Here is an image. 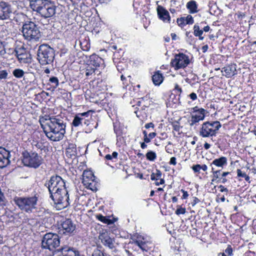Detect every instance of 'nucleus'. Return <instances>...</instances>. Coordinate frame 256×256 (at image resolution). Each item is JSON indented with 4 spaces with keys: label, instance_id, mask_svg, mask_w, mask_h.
I'll return each mask as SVG.
<instances>
[{
    "label": "nucleus",
    "instance_id": "54",
    "mask_svg": "<svg viewBox=\"0 0 256 256\" xmlns=\"http://www.w3.org/2000/svg\"><path fill=\"white\" fill-rule=\"evenodd\" d=\"M145 128H154V124L152 122H150V123H148L146 124L145 125Z\"/></svg>",
    "mask_w": 256,
    "mask_h": 256
},
{
    "label": "nucleus",
    "instance_id": "61",
    "mask_svg": "<svg viewBox=\"0 0 256 256\" xmlns=\"http://www.w3.org/2000/svg\"><path fill=\"white\" fill-rule=\"evenodd\" d=\"M227 180H228L226 178L222 177V178H220V181L219 182H221L222 184H225Z\"/></svg>",
    "mask_w": 256,
    "mask_h": 256
},
{
    "label": "nucleus",
    "instance_id": "10",
    "mask_svg": "<svg viewBox=\"0 0 256 256\" xmlns=\"http://www.w3.org/2000/svg\"><path fill=\"white\" fill-rule=\"evenodd\" d=\"M190 63L188 56L182 53H179L172 60L170 64L175 70L186 68Z\"/></svg>",
    "mask_w": 256,
    "mask_h": 256
},
{
    "label": "nucleus",
    "instance_id": "15",
    "mask_svg": "<svg viewBox=\"0 0 256 256\" xmlns=\"http://www.w3.org/2000/svg\"><path fill=\"white\" fill-rule=\"evenodd\" d=\"M16 57L20 62L28 63L31 62L30 54L24 48H17L15 49Z\"/></svg>",
    "mask_w": 256,
    "mask_h": 256
},
{
    "label": "nucleus",
    "instance_id": "8",
    "mask_svg": "<svg viewBox=\"0 0 256 256\" xmlns=\"http://www.w3.org/2000/svg\"><path fill=\"white\" fill-rule=\"evenodd\" d=\"M222 124L218 121L206 122L202 125L200 130V135L202 138H208L216 136Z\"/></svg>",
    "mask_w": 256,
    "mask_h": 256
},
{
    "label": "nucleus",
    "instance_id": "37",
    "mask_svg": "<svg viewBox=\"0 0 256 256\" xmlns=\"http://www.w3.org/2000/svg\"><path fill=\"white\" fill-rule=\"evenodd\" d=\"M72 147H69L66 149V154L67 156H75L76 154V148H74V145L72 144Z\"/></svg>",
    "mask_w": 256,
    "mask_h": 256
},
{
    "label": "nucleus",
    "instance_id": "24",
    "mask_svg": "<svg viewBox=\"0 0 256 256\" xmlns=\"http://www.w3.org/2000/svg\"><path fill=\"white\" fill-rule=\"evenodd\" d=\"M152 80L156 86L160 85L163 82L164 77L160 71L156 72L152 76Z\"/></svg>",
    "mask_w": 256,
    "mask_h": 256
},
{
    "label": "nucleus",
    "instance_id": "17",
    "mask_svg": "<svg viewBox=\"0 0 256 256\" xmlns=\"http://www.w3.org/2000/svg\"><path fill=\"white\" fill-rule=\"evenodd\" d=\"M98 238L102 243L104 246H106L110 248H114L113 240L110 238L107 232L100 233Z\"/></svg>",
    "mask_w": 256,
    "mask_h": 256
},
{
    "label": "nucleus",
    "instance_id": "58",
    "mask_svg": "<svg viewBox=\"0 0 256 256\" xmlns=\"http://www.w3.org/2000/svg\"><path fill=\"white\" fill-rule=\"evenodd\" d=\"M118 153L116 152H112V158L116 159L117 157H118Z\"/></svg>",
    "mask_w": 256,
    "mask_h": 256
},
{
    "label": "nucleus",
    "instance_id": "47",
    "mask_svg": "<svg viewBox=\"0 0 256 256\" xmlns=\"http://www.w3.org/2000/svg\"><path fill=\"white\" fill-rule=\"evenodd\" d=\"M218 188H220V191L221 192H226V193H228V189L222 185H220L218 186Z\"/></svg>",
    "mask_w": 256,
    "mask_h": 256
},
{
    "label": "nucleus",
    "instance_id": "56",
    "mask_svg": "<svg viewBox=\"0 0 256 256\" xmlns=\"http://www.w3.org/2000/svg\"><path fill=\"white\" fill-rule=\"evenodd\" d=\"M156 136V132H150L149 134H148V137L151 140V139H152L153 138H154Z\"/></svg>",
    "mask_w": 256,
    "mask_h": 256
},
{
    "label": "nucleus",
    "instance_id": "34",
    "mask_svg": "<svg viewBox=\"0 0 256 256\" xmlns=\"http://www.w3.org/2000/svg\"><path fill=\"white\" fill-rule=\"evenodd\" d=\"M146 156L147 160L150 161H154L156 158V152L153 151L148 152Z\"/></svg>",
    "mask_w": 256,
    "mask_h": 256
},
{
    "label": "nucleus",
    "instance_id": "21",
    "mask_svg": "<svg viewBox=\"0 0 256 256\" xmlns=\"http://www.w3.org/2000/svg\"><path fill=\"white\" fill-rule=\"evenodd\" d=\"M227 158L225 156H221L218 158L214 159L210 164V166L212 167L214 166L216 167L223 168L224 166L227 164Z\"/></svg>",
    "mask_w": 256,
    "mask_h": 256
},
{
    "label": "nucleus",
    "instance_id": "63",
    "mask_svg": "<svg viewBox=\"0 0 256 256\" xmlns=\"http://www.w3.org/2000/svg\"><path fill=\"white\" fill-rule=\"evenodd\" d=\"M105 158L107 160H112L113 159L112 156V155L110 154H106L105 156Z\"/></svg>",
    "mask_w": 256,
    "mask_h": 256
},
{
    "label": "nucleus",
    "instance_id": "22",
    "mask_svg": "<svg viewBox=\"0 0 256 256\" xmlns=\"http://www.w3.org/2000/svg\"><path fill=\"white\" fill-rule=\"evenodd\" d=\"M134 244L138 246L142 250L147 251L148 250V242L145 238L139 236H137L136 240L134 241Z\"/></svg>",
    "mask_w": 256,
    "mask_h": 256
},
{
    "label": "nucleus",
    "instance_id": "27",
    "mask_svg": "<svg viewBox=\"0 0 256 256\" xmlns=\"http://www.w3.org/2000/svg\"><path fill=\"white\" fill-rule=\"evenodd\" d=\"M220 172V170H214V168L213 166H212V180L211 184H212L214 182L218 183L220 181V178L219 176Z\"/></svg>",
    "mask_w": 256,
    "mask_h": 256
},
{
    "label": "nucleus",
    "instance_id": "6",
    "mask_svg": "<svg viewBox=\"0 0 256 256\" xmlns=\"http://www.w3.org/2000/svg\"><path fill=\"white\" fill-rule=\"evenodd\" d=\"M22 32L24 38L28 40L38 41L41 37L38 26L31 21H27L23 24Z\"/></svg>",
    "mask_w": 256,
    "mask_h": 256
},
{
    "label": "nucleus",
    "instance_id": "49",
    "mask_svg": "<svg viewBox=\"0 0 256 256\" xmlns=\"http://www.w3.org/2000/svg\"><path fill=\"white\" fill-rule=\"evenodd\" d=\"M181 192L183 193V195L182 196V199L187 198L188 196V192L182 189L181 190Z\"/></svg>",
    "mask_w": 256,
    "mask_h": 256
},
{
    "label": "nucleus",
    "instance_id": "2",
    "mask_svg": "<svg viewBox=\"0 0 256 256\" xmlns=\"http://www.w3.org/2000/svg\"><path fill=\"white\" fill-rule=\"evenodd\" d=\"M61 116H45L40 118L39 122L46 136L50 140H62L66 134V122Z\"/></svg>",
    "mask_w": 256,
    "mask_h": 256
},
{
    "label": "nucleus",
    "instance_id": "44",
    "mask_svg": "<svg viewBox=\"0 0 256 256\" xmlns=\"http://www.w3.org/2000/svg\"><path fill=\"white\" fill-rule=\"evenodd\" d=\"M176 214L177 215H180L181 214H184L186 213V208L182 207H180L177 208L176 210Z\"/></svg>",
    "mask_w": 256,
    "mask_h": 256
},
{
    "label": "nucleus",
    "instance_id": "19",
    "mask_svg": "<svg viewBox=\"0 0 256 256\" xmlns=\"http://www.w3.org/2000/svg\"><path fill=\"white\" fill-rule=\"evenodd\" d=\"M89 112L79 113L76 115L74 119L72 121V124L75 127L78 126L80 125H82L84 120V117H88Z\"/></svg>",
    "mask_w": 256,
    "mask_h": 256
},
{
    "label": "nucleus",
    "instance_id": "51",
    "mask_svg": "<svg viewBox=\"0 0 256 256\" xmlns=\"http://www.w3.org/2000/svg\"><path fill=\"white\" fill-rule=\"evenodd\" d=\"M184 22V18H178L177 20V22L179 26H182Z\"/></svg>",
    "mask_w": 256,
    "mask_h": 256
},
{
    "label": "nucleus",
    "instance_id": "28",
    "mask_svg": "<svg viewBox=\"0 0 256 256\" xmlns=\"http://www.w3.org/2000/svg\"><path fill=\"white\" fill-rule=\"evenodd\" d=\"M95 176L91 172L84 170L83 172V183L86 182V178L92 181H94Z\"/></svg>",
    "mask_w": 256,
    "mask_h": 256
},
{
    "label": "nucleus",
    "instance_id": "45",
    "mask_svg": "<svg viewBox=\"0 0 256 256\" xmlns=\"http://www.w3.org/2000/svg\"><path fill=\"white\" fill-rule=\"evenodd\" d=\"M6 54L2 42H0V56H3Z\"/></svg>",
    "mask_w": 256,
    "mask_h": 256
},
{
    "label": "nucleus",
    "instance_id": "13",
    "mask_svg": "<svg viewBox=\"0 0 256 256\" xmlns=\"http://www.w3.org/2000/svg\"><path fill=\"white\" fill-rule=\"evenodd\" d=\"M194 112L192 114L190 120V126H192L204 120L205 118L206 110L204 108H198L197 106L194 108Z\"/></svg>",
    "mask_w": 256,
    "mask_h": 256
},
{
    "label": "nucleus",
    "instance_id": "42",
    "mask_svg": "<svg viewBox=\"0 0 256 256\" xmlns=\"http://www.w3.org/2000/svg\"><path fill=\"white\" fill-rule=\"evenodd\" d=\"M8 75V73L6 70H0V79H6Z\"/></svg>",
    "mask_w": 256,
    "mask_h": 256
},
{
    "label": "nucleus",
    "instance_id": "38",
    "mask_svg": "<svg viewBox=\"0 0 256 256\" xmlns=\"http://www.w3.org/2000/svg\"><path fill=\"white\" fill-rule=\"evenodd\" d=\"M173 92L176 94L178 95V100H179L180 94L182 92V90L181 88L178 84H176L174 86V88L173 90Z\"/></svg>",
    "mask_w": 256,
    "mask_h": 256
},
{
    "label": "nucleus",
    "instance_id": "29",
    "mask_svg": "<svg viewBox=\"0 0 256 256\" xmlns=\"http://www.w3.org/2000/svg\"><path fill=\"white\" fill-rule=\"evenodd\" d=\"M13 75L16 78H22L24 74V70L20 68H16L12 72Z\"/></svg>",
    "mask_w": 256,
    "mask_h": 256
},
{
    "label": "nucleus",
    "instance_id": "43",
    "mask_svg": "<svg viewBox=\"0 0 256 256\" xmlns=\"http://www.w3.org/2000/svg\"><path fill=\"white\" fill-rule=\"evenodd\" d=\"M224 252L228 256H232L233 254V250L231 246L228 245L227 248L225 250Z\"/></svg>",
    "mask_w": 256,
    "mask_h": 256
},
{
    "label": "nucleus",
    "instance_id": "26",
    "mask_svg": "<svg viewBox=\"0 0 256 256\" xmlns=\"http://www.w3.org/2000/svg\"><path fill=\"white\" fill-rule=\"evenodd\" d=\"M194 34L196 36H198L200 40H202L204 38L202 36L203 34L202 30L200 29V27L198 24H196L193 28Z\"/></svg>",
    "mask_w": 256,
    "mask_h": 256
},
{
    "label": "nucleus",
    "instance_id": "53",
    "mask_svg": "<svg viewBox=\"0 0 256 256\" xmlns=\"http://www.w3.org/2000/svg\"><path fill=\"white\" fill-rule=\"evenodd\" d=\"M190 98L192 100H194L197 98V96L196 93L192 92L189 95Z\"/></svg>",
    "mask_w": 256,
    "mask_h": 256
},
{
    "label": "nucleus",
    "instance_id": "41",
    "mask_svg": "<svg viewBox=\"0 0 256 256\" xmlns=\"http://www.w3.org/2000/svg\"><path fill=\"white\" fill-rule=\"evenodd\" d=\"M96 69L94 68H87L86 71V75L87 76H91L92 74H94L95 72Z\"/></svg>",
    "mask_w": 256,
    "mask_h": 256
},
{
    "label": "nucleus",
    "instance_id": "52",
    "mask_svg": "<svg viewBox=\"0 0 256 256\" xmlns=\"http://www.w3.org/2000/svg\"><path fill=\"white\" fill-rule=\"evenodd\" d=\"M176 158L175 157H172L170 159V164L176 165Z\"/></svg>",
    "mask_w": 256,
    "mask_h": 256
},
{
    "label": "nucleus",
    "instance_id": "62",
    "mask_svg": "<svg viewBox=\"0 0 256 256\" xmlns=\"http://www.w3.org/2000/svg\"><path fill=\"white\" fill-rule=\"evenodd\" d=\"M202 50L204 52H205L207 51L208 49V45H205V46H204L202 47Z\"/></svg>",
    "mask_w": 256,
    "mask_h": 256
},
{
    "label": "nucleus",
    "instance_id": "46",
    "mask_svg": "<svg viewBox=\"0 0 256 256\" xmlns=\"http://www.w3.org/2000/svg\"><path fill=\"white\" fill-rule=\"evenodd\" d=\"M192 169L195 172H198L200 170V164H196L192 166Z\"/></svg>",
    "mask_w": 256,
    "mask_h": 256
},
{
    "label": "nucleus",
    "instance_id": "35",
    "mask_svg": "<svg viewBox=\"0 0 256 256\" xmlns=\"http://www.w3.org/2000/svg\"><path fill=\"white\" fill-rule=\"evenodd\" d=\"M114 132L116 134L117 138L120 136L122 134V131L121 128H120V126L118 124H114Z\"/></svg>",
    "mask_w": 256,
    "mask_h": 256
},
{
    "label": "nucleus",
    "instance_id": "3",
    "mask_svg": "<svg viewBox=\"0 0 256 256\" xmlns=\"http://www.w3.org/2000/svg\"><path fill=\"white\" fill-rule=\"evenodd\" d=\"M30 6L44 18H51L56 14V6L48 0H30Z\"/></svg>",
    "mask_w": 256,
    "mask_h": 256
},
{
    "label": "nucleus",
    "instance_id": "40",
    "mask_svg": "<svg viewBox=\"0 0 256 256\" xmlns=\"http://www.w3.org/2000/svg\"><path fill=\"white\" fill-rule=\"evenodd\" d=\"M184 21H186V24H191L194 22V18L191 15H188L184 18Z\"/></svg>",
    "mask_w": 256,
    "mask_h": 256
},
{
    "label": "nucleus",
    "instance_id": "39",
    "mask_svg": "<svg viewBox=\"0 0 256 256\" xmlns=\"http://www.w3.org/2000/svg\"><path fill=\"white\" fill-rule=\"evenodd\" d=\"M92 256H107V255L100 250L96 248L93 252Z\"/></svg>",
    "mask_w": 256,
    "mask_h": 256
},
{
    "label": "nucleus",
    "instance_id": "1",
    "mask_svg": "<svg viewBox=\"0 0 256 256\" xmlns=\"http://www.w3.org/2000/svg\"><path fill=\"white\" fill-rule=\"evenodd\" d=\"M48 188L50 198L58 210H62L70 206L71 201L69 197L66 181L60 176H52L45 183Z\"/></svg>",
    "mask_w": 256,
    "mask_h": 256
},
{
    "label": "nucleus",
    "instance_id": "5",
    "mask_svg": "<svg viewBox=\"0 0 256 256\" xmlns=\"http://www.w3.org/2000/svg\"><path fill=\"white\" fill-rule=\"evenodd\" d=\"M38 198L35 195L32 196H15L13 201L18 208L26 212L31 213L36 208Z\"/></svg>",
    "mask_w": 256,
    "mask_h": 256
},
{
    "label": "nucleus",
    "instance_id": "4",
    "mask_svg": "<svg viewBox=\"0 0 256 256\" xmlns=\"http://www.w3.org/2000/svg\"><path fill=\"white\" fill-rule=\"evenodd\" d=\"M54 58V50L49 45L42 44L38 46L37 50V60L41 65H52Z\"/></svg>",
    "mask_w": 256,
    "mask_h": 256
},
{
    "label": "nucleus",
    "instance_id": "32",
    "mask_svg": "<svg viewBox=\"0 0 256 256\" xmlns=\"http://www.w3.org/2000/svg\"><path fill=\"white\" fill-rule=\"evenodd\" d=\"M162 172L160 170H156V173L152 172L150 175V179L152 180H158L162 176Z\"/></svg>",
    "mask_w": 256,
    "mask_h": 256
},
{
    "label": "nucleus",
    "instance_id": "60",
    "mask_svg": "<svg viewBox=\"0 0 256 256\" xmlns=\"http://www.w3.org/2000/svg\"><path fill=\"white\" fill-rule=\"evenodd\" d=\"M200 170H202L204 171H206L208 169V167L206 164H203L202 166L200 165Z\"/></svg>",
    "mask_w": 256,
    "mask_h": 256
},
{
    "label": "nucleus",
    "instance_id": "50",
    "mask_svg": "<svg viewBox=\"0 0 256 256\" xmlns=\"http://www.w3.org/2000/svg\"><path fill=\"white\" fill-rule=\"evenodd\" d=\"M35 146L36 148L40 149L41 150H42L44 149V146H43L42 142H37Z\"/></svg>",
    "mask_w": 256,
    "mask_h": 256
},
{
    "label": "nucleus",
    "instance_id": "25",
    "mask_svg": "<svg viewBox=\"0 0 256 256\" xmlns=\"http://www.w3.org/2000/svg\"><path fill=\"white\" fill-rule=\"evenodd\" d=\"M186 8L190 14H194L198 12V6L194 0H190L186 4Z\"/></svg>",
    "mask_w": 256,
    "mask_h": 256
},
{
    "label": "nucleus",
    "instance_id": "55",
    "mask_svg": "<svg viewBox=\"0 0 256 256\" xmlns=\"http://www.w3.org/2000/svg\"><path fill=\"white\" fill-rule=\"evenodd\" d=\"M164 183V180L163 179V178H160V181L158 182H155V184L156 186H159L160 184H162Z\"/></svg>",
    "mask_w": 256,
    "mask_h": 256
},
{
    "label": "nucleus",
    "instance_id": "18",
    "mask_svg": "<svg viewBox=\"0 0 256 256\" xmlns=\"http://www.w3.org/2000/svg\"><path fill=\"white\" fill-rule=\"evenodd\" d=\"M157 12L158 18L164 22H169L170 16L168 11L164 7L158 6L157 8Z\"/></svg>",
    "mask_w": 256,
    "mask_h": 256
},
{
    "label": "nucleus",
    "instance_id": "23",
    "mask_svg": "<svg viewBox=\"0 0 256 256\" xmlns=\"http://www.w3.org/2000/svg\"><path fill=\"white\" fill-rule=\"evenodd\" d=\"M102 61V59L96 54H93L90 56V64L92 65L96 68L100 66Z\"/></svg>",
    "mask_w": 256,
    "mask_h": 256
},
{
    "label": "nucleus",
    "instance_id": "30",
    "mask_svg": "<svg viewBox=\"0 0 256 256\" xmlns=\"http://www.w3.org/2000/svg\"><path fill=\"white\" fill-rule=\"evenodd\" d=\"M49 82L51 84L52 88H56L58 86L59 81L58 78L56 76H52L50 78Z\"/></svg>",
    "mask_w": 256,
    "mask_h": 256
},
{
    "label": "nucleus",
    "instance_id": "36",
    "mask_svg": "<svg viewBox=\"0 0 256 256\" xmlns=\"http://www.w3.org/2000/svg\"><path fill=\"white\" fill-rule=\"evenodd\" d=\"M84 185L87 186V187L88 189L92 190L93 192L96 191L97 190L96 184L94 182V181H92V182H84Z\"/></svg>",
    "mask_w": 256,
    "mask_h": 256
},
{
    "label": "nucleus",
    "instance_id": "48",
    "mask_svg": "<svg viewBox=\"0 0 256 256\" xmlns=\"http://www.w3.org/2000/svg\"><path fill=\"white\" fill-rule=\"evenodd\" d=\"M172 127L173 129L176 132H179L180 130V126L178 124H173Z\"/></svg>",
    "mask_w": 256,
    "mask_h": 256
},
{
    "label": "nucleus",
    "instance_id": "7",
    "mask_svg": "<svg viewBox=\"0 0 256 256\" xmlns=\"http://www.w3.org/2000/svg\"><path fill=\"white\" fill-rule=\"evenodd\" d=\"M22 162L25 166L36 168L42 162V158L36 152L24 150L22 154Z\"/></svg>",
    "mask_w": 256,
    "mask_h": 256
},
{
    "label": "nucleus",
    "instance_id": "59",
    "mask_svg": "<svg viewBox=\"0 0 256 256\" xmlns=\"http://www.w3.org/2000/svg\"><path fill=\"white\" fill-rule=\"evenodd\" d=\"M210 30V27L208 26H206L203 28V32H208Z\"/></svg>",
    "mask_w": 256,
    "mask_h": 256
},
{
    "label": "nucleus",
    "instance_id": "11",
    "mask_svg": "<svg viewBox=\"0 0 256 256\" xmlns=\"http://www.w3.org/2000/svg\"><path fill=\"white\" fill-rule=\"evenodd\" d=\"M53 256H83L73 248L64 246L55 250Z\"/></svg>",
    "mask_w": 256,
    "mask_h": 256
},
{
    "label": "nucleus",
    "instance_id": "9",
    "mask_svg": "<svg viewBox=\"0 0 256 256\" xmlns=\"http://www.w3.org/2000/svg\"><path fill=\"white\" fill-rule=\"evenodd\" d=\"M60 244V239L58 234L54 233L46 234L42 240V248L53 251Z\"/></svg>",
    "mask_w": 256,
    "mask_h": 256
},
{
    "label": "nucleus",
    "instance_id": "64",
    "mask_svg": "<svg viewBox=\"0 0 256 256\" xmlns=\"http://www.w3.org/2000/svg\"><path fill=\"white\" fill-rule=\"evenodd\" d=\"M210 145L207 143V142H206L204 144V148L206 150H208L210 148Z\"/></svg>",
    "mask_w": 256,
    "mask_h": 256
},
{
    "label": "nucleus",
    "instance_id": "14",
    "mask_svg": "<svg viewBox=\"0 0 256 256\" xmlns=\"http://www.w3.org/2000/svg\"><path fill=\"white\" fill-rule=\"evenodd\" d=\"M12 14V6L8 2L0 1V20L10 18Z\"/></svg>",
    "mask_w": 256,
    "mask_h": 256
},
{
    "label": "nucleus",
    "instance_id": "33",
    "mask_svg": "<svg viewBox=\"0 0 256 256\" xmlns=\"http://www.w3.org/2000/svg\"><path fill=\"white\" fill-rule=\"evenodd\" d=\"M237 176L238 177L244 178L246 182L250 183V176L240 169L237 170Z\"/></svg>",
    "mask_w": 256,
    "mask_h": 256
},
{
    "label": "nucleus",
    "instance_id": "16",
    "mask_svg": "<svg viewBox=\"0 0 256 256\" xmlns=\"http://www.w3.org/2000/svg\"><path fill=\"white\" fill-rule=\"evenodd\" d=\"M10 150L0 147V168L6 167L10 164Z\"/></svg>",
    "mask_w": 256,
    "mask_h": 256
},
{
    "label": "nucleus",
    "instance_id": "20",
    "mask_svg": "<svg viewBox=\"0 0 256 256\" xmlns=\"http://www.w3.org/2000/svg\"><path fill=\"white\" fill-rule=\"evenodd\" d=\"M236 65L231 64L222 68V72H224V76L227 78H230L236 74Z\"/></svg>",
    "mask_w": 256,
    "mask_h": 256
},
{
    "label": "nucleus",
    "instance_id": "12",
    "mask_svg": "<svg viewBox=\"0 0 256 256\" xmlns=\"http://www.w3.org/2000/svg\"><path fill=\"white\" fill-rule=\"evenodd\" d=\"M76 230V225L70 219H66L62 222L59 228V232L60 234L70 235Z\"/></svg>",
    "mask_w": 256,
    "mask_h": 256
},
{
    "label": "nucleus",
    "instance_id": "57",
    "mask_svg": "<svg viewBox=\"0 0 256 256\" xmlns=\"http://www.w3.org/2000/svg\"><path fill=\"white\" fill-rule=\"evenodd\" d=\"M144 142L148 143L150 142V139L149 138L148 136H144Z\"/></svg>",
    "mask_w": 256,
    "mask_h": 256
},
{
    "label": "nucleus",
    "instance_id": "31",
    "mask_svg": "<svg viewBox=\"0 0 256 256\" xmlns=\"http://www.w3.org/2000/svg\"><path fill=\"white\" fill-rule=\"evenodd\" d=\"M96 218L106 224H111V220L109 218H107L106 216H103L100 214H97L96 216Z\"/></svg>",
    "mask_w": 256,
    "mask_h": 256
}]
</instances>
